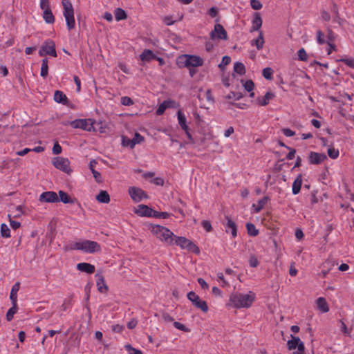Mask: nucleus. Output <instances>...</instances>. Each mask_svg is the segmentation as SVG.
Instances as JSON below:
<instances>
[{
  "label": "nucleus",
  "mask_w": 354,
  "mask_h": 354,
  "mask_svg": "<svg viewBox=\"0 0 354 354\" xmlns=\"http://www.w3.org/2000/svg\"><path fill=\"white\" fill-rule=\"evenodd\" d=\"M63 6V15L65 17L68 29L72 30L75 28V21L74 17V10L71 2L69 0H62Z\"/></svg>",
  "instance_id": "nucleus-3"
},
{
  "label": "nucleus",
  "mask_w": 354,
  "mask_h": 354,
  "mask_svg": "<svg viewBox=\"0 0 354 354\" xmlns=\"http://www.w3.org/2000/svg\"><path fill=\"white\" fill-rule=\"evenodd\" d=\"M121 104L124 106H131L133 104V101L129 97L124 96L121 97Z\"/></svg>",
  "instance_id": "nucleus-51"
},
{
  "label": "nucleus",
  "mask_w": 354,
  "mask_h": 354,
  "mask_svg": "<svg viewBox=\"0 0 354 354\" xmlns=\"http://www.w3.org/2000/svg\"><path fill=\"white\" fill-rule=\"evenodd\" d=\"M12 306L8 310L6 313V319L10 322L13 319L14 315L17 312V303H12Z\"/></svg>",
  "instance_id": "nucleus-33"
},
{
  "label": "nucleus",
  "mask_w": 354,
  "mask_h": 354,
  "mask_svg": "<svg viewBox=\"0 0 354 354\" xmlns=\"http://www.w3.org/2000/svg\"><path fill=\"white\" fill-rule=\"evenodd\" d=\"M152 209L147 205H139L135 210V213L140 216L150 217Z\"/></svg>",
  "instance_id": "nucleus-17"
},
{
  "label": "nucleus",
  "mask_w": 354,
  "mask_h": 354,
  "mask_svg": "<svg viewBox=\"0 0 354 354\" xmlns=\"http://www.w3.org/2000/svg\"><path fill=\"white\" fill-rule=\"evenodd\" d=\"M164 23L167 26L173 25L176 20H174L172 16H166L163 18Z\"/></svg>",
  "instance_id": "nucleus-55"
},
{
  "label": "nucleus",
  "mask_w": 354,
  "mask_h": 354,
  "mask_svg": "<svg viewBox=\"0 0 354 354\" xmlns=\"http://www.w3.org/2000/svg\"><path fill=\"white\" fill-rule=\"evenodd\" d=\"M96 200L100 203H109L110 202V196L106 191L102 190L96 196Z\"/></svg>",
  "instance_id": "nucleus-27"
},
{
  "label": "nucleus",
  "mask_w": 354,
  "mask_h": 354,
  "mask_svg": "<svg viewBox=\"0 0 354 354\" xmlns=\"http://www.w3.org/2000/svg\"><path fill=\"white\" fill-rule=\"evenodd\" d=\"M20 283L19 282L15 283L11 289L10 299L12 303H17V292L19 290Z\"/></svg>",
  "instance_id": "nucleus-26"
},
{
  "label": "nucleus",
  "mask_w": 354,
  "mask_h": 354,
  "mask_svg": "<svg viewBox=\"0 0 354 354\" xmlns=\"http://www.w3.org/2000/svg\"><path fill=\"white\" fill-rule=\"evenodd\" d=\"M54 100L55 102L58 103H61L64 105H66L68 102V97L66 95L61 91H56L54 93Z\"/></svg>",
  "instance_id": "nucleus-20"
},
{
  "label": "nucleus",
  "mask_w": 354,
  "mask_h": 354,
  "mask_svg": "<svg viewBox=\"0 0 354 354\" xmlns=\"http://www.w3.org/2000/svg\"><path fill=\"white\" fill-rule=\"evenodd\" d=\"M178 124L183 130H187L189 127L187 124V120L185 114L179 110L177 113Z\"/></svg>",
  "instance_id": "nucleus-25"
},
{
  "label": "nucleus",
  "mask_w": 354,
  "mask_h": 354,
  "mask_svg": "<svg viewBox=\"0 0 354 354\" xmlns=\"http://www.w3.org/2000/svg\"><path fill=\"white\" fill-rule=\"evenodd\" d=\"M268 200L269 198L268 196H264L258 201L257 205L253 204L252 207L254 208V212L256 213L259 212L264 207Z\"/></svg>",
  "instance_id": "nucleus-29"
},
{
  "label": "nucleus",
  "mask_w": 354,
  "mask_h": 354,
  "mask_svg": "<svg viewBox=\"0 0 354 354\" xmlns=\"http://www.w3.org/2000/svg\"><path fill=\"white\" fill-rule=\"evenodd\" d=\"M255 299V294L250 291L248 294L235 292L230 297V304L236 308H249Z\"/></svg>",
  "instance_id": "nucleus-1"
},
{
  "label": "nucleus",
  "mask_w": 354,
  "mask_h": 354,
  "mask_svg": "<svg viewBox=\"0 0 354 354\" xmlns=\"http://www.w3.org/2000/svg\"><path fill=\"white\" fill-rule=\"evenodd\" d=\"M328 156L332 159H336L339 156L338 149H335L334 147H330L327 151Z\"/></svg>",
  "instance_id": "nucleus-41"
},
{
  "label": "nucleus",
  "mask_w": 354,
  "mask_h": 354,
  "mask_svg": "<svg viewBox=\"0 0 354 354\" xmlns=\"http://www.w3.org/2000/svg\"><path fill=\"white\" fill-rule=\"evenodd\" d=\"M70 125L74 129H82L87 131L93 129V122L91 119H77L71 121Z\"/></svg>",
  "instance_id": "nucleus-6"
},
{
  "label": "nucleus",
  "mask_w": 354,
  "mask_h": 354,
  "mask_svg": "<svg viewBox=\"0 0 354 354\" xmlns=\"http://www.w3.org/2000/svg\"><path fill=\"white\" fill-rule=\"evenodd\" d=\"M92 174L96 182L100 183L102 181L101 174L100 172L96 170H93Z\"/></svg>",
  "instance_id": "nucleus-63"
},
{
  "label": "nucleus",
  "mask_w": 354,
  "mask_h": 354,
  "mask_svg": "<svg viewBox=\"0 0 354 354\" xmlns=\"http://www.w3.org/2000/svg\"><path fill=\"white\" fill-rule=\"evenodd\" d=\"M174 326L180 330H182V331H184V332H189L190 331V329L188 328L187 327H186L184 324L180 323V322H174Z\"/></svg>",
  "instance_id": "nucleus-47"
},
{
  "label": "nucleus",
  "mask_w": 354,
  "mask_h": 354,
  "mask_svg": "<svg viewBox=\"0 0 354 354\" xmlns=\"http://www.w3.org/2000/svg\"><path fill=\"white\" fill-rule=\"evenodd\" d=\"M250 6L255 10H259L263 7L262 3L259 0H250Z\"/></svg>",
  "instance_id": "nucleus-44"
},
{
  "label": "nucleus",
  "mask_w": 354,
  "mask_h": 354,
  "mask_svg": "<svg viewBox=\"0 0 354 354\" xmlns=\"http://www.w3.org/2000/svg\"><path fill=\"white\" fill-rule=\"evenodd\" d=\"M1 234L3 237L8 238L10 236V230L8 225L5 223L1 225Z\"/></svg>",
  "instance_id": "nucleus-39"
},
{
  "label": "nucleus",
  "mask_w": 354,
  "mask_h": 354,
  "mask_svg": "<svg viewBox=\"0 0 354 354\" xmlns=\"http://www.w3.org/2000/svg\"><path fill=\"white\" fill-rule=\"evenodd\" d=\"M327 159V156L324 153L310 151L308 156L310 164L319 165Z\"/></svg>",
  "instance_id": "nucleus-13"
},
{
  "label": "nucleus",
  "mask_w": 354,
  "mask_h": 354,
  "mask_svg": "<svg viewBox=\"0 0 354 354\" xmlns=\"http://www.w3.org/2000/svg\"><path fill=\"white\" fill-rule=\"evenodd\" d=\"M218 8L216 7L211 8L208 11V14L211 17H215L218 15Z\"/></svg>",
  "instance_id": "nucleus-62"
},
{
  "label": "nucleus",
  "mask_w": 354,
  "mask_h": 354,
  "mask_svg": "<svg viewBox=\"0 0 354 354\" xmlns=\"http://www.w3.org/2000/svg\"><path fill=\"white\" fill-rule=\"evenodd\" d=\"M264 38L262 31L259 32V35L257 38L252 39L250 43L252 46H256L257 50H261L264 44Z\"/></svg>",
  "instance_id": "nucleus-21"
},
{
  "label": "nucleus",
  "mask_w": 354,
  "mask_h": 354,
  "mask_svg": "<svg viewBox=\"0 0 354 354\" xmlns=\"http://www.w3.org/2000/svg\"><path fill=\"white\" fill-rule=\"evenodd\" d=\"M124 329V326L120 324L113 325L112 326V330L115 333H122Z\"/></svg>",
  "instance_id": "nucleus-57"
},
{
  "label": "nucleus",
  "mask_w": 354,
  "mask_h": 354,
  "mask_svg": "<svg viewBox=\"0 0 354 354\" xmlns=\"http://www.w3.org/2000/svg\"><path fill=\"white\" fill-rule=\"evenodd\" d=\"M77 269L87 274H93L95 272V268L93 265L88 263H79L77 264Z\"/></svg>",
  "instance_id": "nucleus-18"
},
{
  "label": "nucleus",
  "mask_w": 354,
  "mask_h": 354,
  "mask_svg": "<svg viewBox=\"0 0 354 354\" xmlns=\"http://www.w3.org/2000/svg\"><path fill=\"white\" fill-rule=\"evenodd\" d=\"M114 14H115V20L118 21H119L120 20L126 19L127 17V15L125 11L123 9L120 8L115 9Z\"/></svg>",
  "instance_id": "nucleus-34"
},
{
  "label": "nucleus",
  "mask_w": 354,
  "mask_h": 354,
  "mask_svg": "<svg viewBox=\"0 0 354 354\" xmlns=\"http://www.w3.org/2000/svg\"><path fill=\"white\" fill-rule=\"evenodd\" d=\"M73 249L82 250L86 253L92 254L100 252L101 250V246L96 241L84 240L74 243Z\"/></svg>",
  "instance_id": "nucleus-2"
},
{
  "label": "nucleus",
  "mask_w": 354,
  "mask_h": 354,
  "mask_svg": "<svg viewBox=\"0 0 354 354\" xmlns=\"http://www.w3.org/2000/svg\"><path fill=\"white\" fill-rule=\"evenodd\" d=\"M243 86L245 88V89L248 91V92H251L253 91L254 89V82L252 81V80H247L244 84H243Z\"/></svg>",
  "instance_id": "nucleus-50"
},
{
  "label": "nucleus",
  "mask_w": 354,
  "mask_h": 354,
  "mask_svg": "<svg viewBox=\"0 0 354 354\" xmlns=\"http://www.w3.org/2000/svg\"><path fill=\"white\" fill-rule=\"evenodd\" d=\"M228 99L234 98L235 100H239L241 97V95L240 93H235L234 92H231L227 96Z\"/></svg>",
  "instance_id": "nucleus-64"
},
{
  "label": "nucleus",
  "mask_w": 354,
  "mask_h": 354,
  "mask_svg": "<svg viewBox=\"0 0 354 354\" xmlns=\"http://www.w3.org/2000/svg\"><path fill=\"white\" fill-rule=\"evenodd\" d=\"M48 74V59L46 58L42 59L41 66V76L43 77H46Z\"/></svg>",
  "instance_id": "nucleus-37"
},
{
  "label": "nucleus",
  "mask_w": 354,
  "mask_h": 354,
  "mask_svg": "<svg viewBox=\"0 0 354 354\" xmlns=\"http://www.w3.org/2000/svg\"><path fill=\"white\" fill-rule=\"evenodd\" d=\"M133 142L132 139H129V138H128L126 136H122V145L124 147H129L131 149H133L135 147V145H133V142Z\"/></svg>",
  "instance_id": "nucleus-42"
},
{
  "label": "nucleus",
  "mask_w": 354,
  "mask_h": 354,
  "mask_svg": "<svg viewBox=\"0 0 354 354\" xmlns=\"http://www.w3.org/2000/svg\"><path fill=\"white\" fill-rule=\"evenodd\" d=\"M259 265V261L255 257H251L250 259V266L252 268H256Z\"/></svg>",
  "instance_id": "nucleus-61"
},
{
  "label": "nucleus",
  "mask_w": 354,
  "mask_h": 354,
  "mask_svg": "<svg viewBox=\"0 0 354 354\" xmlns=\"http://www.w3.org/2000/svg\"><path fill=\"white\" fill-rule=\"evenodd\" d=\"M59 194V201H62V203H74L75 199L71 198L67 193L62 190H59L58 192Z\"/></svg>",
  "instance_id": "nucleus-28"
},
{
  "label": "nucleus",
  "mask_w": 354,
  "mask_h": 354,
  "mask_svg": "<svg viewBox=\"0 0 354 354\" xmlns=\"http://www.w3.org/2000/svg\"><path fill=\"white\" fill-rule=\"evenodd\" d=\"M210 37L212 39L216 38L226 40L227 39V34L225 28L221 24H216L214 30L210 32Z\"/></svg>",
  "instance_id": "nucleus-11"
},
{
  "label": "nucleus",
  "mask_w": 354,
  "mask_h": 354,
  "mask_svg": "<svg viewBox=\"0 0 354 354\" xmlns=\"http://www.w3.org/2000/svg\"><path fill=\"white\" fill-rule=\"evenodd\" d=\"M179 245L183 249H187L194 253H199V248L192 241L183 236H174V245Z\"/></svg>",
  "instance_id": "nucleus-4"
},
{
  "label": "nucleus",
  "mask_w": 354,
  "mask_h": 354,
  "mask_svg": "<svg viewBox=\"0 0 354 354\" xmlns=\"http://www.w3.org/2000/svg\"><path fill=\"white\" fill-rule=\"evenodd\" d=\"M140 59L144 62H150L156 59V56L154 55L153 51L149 49H145L140 55Z\"/></svg>",
  "instance_id": "nucleus-22"
},
{
  "label": "nucleus",
  "mask_w": 354,
  "mask_h": 354,
  "mask_svg": "<svg viewBox=\"0 0 354 354\" xmlns=\"http://www.w3.org/2000/svg\"><path fill=\"white\" fill-rule=\"evenodd\" d=\"M297 55L299 59L301 61H306L308 59V55L304 48L299 49L297 52Z\"/></svg>",
  "instance_id": "nucleus-49"
},
{
  "label": "nucleus",
  "mask_w": 354,
  "mask_h": 354,
  "mask_svg": "<svg viewBox=\"0 0 354 354\" xmlns=\"http://www.w3.org/2000/svg\"><path fill=\"white\" fill-rule=\"evenodd\" d=\"M341 62H344L345 64H346L349 67L354 68V59H353V58L342 59Z\"/></svg>",
  "instance_id": "nucleus-54"
},
{
  "label": "nucleus",
  "mask_w": 354,
  "mask_h": 354,
  "mask_svg": "<svg viewBox=\"0 0 354 354\" xmlns=\"http://www.w3.org/2000/svg\"><path fill=\"white\" fill-rule=\"evenodd\" d=\"M166 106L165 104L162 102L158 106V108L156 110V114L158 115H162L165 111L166 110Z\"/></svg>",
  "instance_id": "nucleus-58"
},
{
  "label": "nucleus",
  "mask_w": 354,
  "mask_h": 354,
  "mask_svg": "<svg viewBox=\"0 0 354 354\" xmlns=\"http://www.w3.org/2000/svg\"><path fill=\"white\" fill-rule=\"evenodd\" d=\"M234 71L240 75L245 73V67L241 62H236L234 64Z\"/></svg>",
  "instance_id": "nucleus-36"
},
{
  "label": "nucleus",
  "mask_w": 354,
  "mask_h": 354,
  "mask_svg": "<svg viewBox=\"0 0 354 354\" xmlns=\"http://www.w3.org/2000/svg\"><path fill=\"white\" fill-rule=\"evenodd\" d=\"M274 97V94L273 93L267 92L261 100L259 99V104L260 106H266Z\"/></svg>",
  "instance_id": "nucleus-31"
},
{
  "label": "nucleus",
  "mask_w": 354,
  "mask_h": 354,
  "mask_svg": "<svg viewBox=\"0 0 354 354\" xmlns=\"http://www.w3.org/2000/svg\"><path fill=\"white\" fill-rule=\"evenodd\" d=\"M302 185V176L299 174L292 183V194L296 195L299 193Z\"/></svg>",
  "instance_id": "nucleus-24"
},
{
  "label": "nucleus",
  "mask_w": 354,
  "mask_h": 354,
  "mask_svg": "<svg viewBox=\"0 0 354 354\" xmlns=\"http://www.w3.org/2000/svg\"><path fill=\"white\" fill-rule=\"evenodd\" d=\"M62 147L57 143H55L53 147V153L55 155H58L62 153Z\"/></svg>",
  "instance_id": "nucleus-56"
},
{
  "label": "nucleus",
  "mask_w": 354,
  "mask_h": 354,
  "mask_svg": "<svg viewBox=\"0 0 354 354\" xmlns=\"http://www.w3.org/2000/svg\"><path fill=\"white\" fill-rule=\"evenodd\" d=\"M39 201L46 203H57L59 202V197L55 192H45L40 195Z\"/></svg>",
  "instance_id": "nucleus-12"
},
{
  "label": "nucleus",
  "mask_w": 354,
  "mask_h": 354,
  "mask_svg": "<svg viewBox=\"0 0 354 354\" xmlns=\"http://www.w3.org/2000/svg\"><path fill=\"white\" fill-rule=\"evenodd\" d=\"M43 18L47 24H53L55 22V17L51 9L43 12Z\"/></svg>",
  "instance_id": "nucleus-32"
},
{
  "label": "nucleus",
  "mask_w": 354,
  "mask_h": 354,
  "mask_svg": "<svg viewBox=\"0 0 354 354\" xmlns=\"http://www.w3.org/2000/svg\"><path fill=\"white\" fill-rule=\"evenodd\" d=\"M225 219L226 220V223H224L223 225L225 227V232L227 233L229 230H230L232 237L235 238L237 236L236 224L229 216H225Z\"/></svg>",
  "instance_id": "nucleus-14"
},
{
  "label": "nucleus",
  "mask_w": 354,
  "mask_h": 354,
  "mask_svg": "<svg viewBox=\"0 0 354 354\" xmlns=\"http://www.w3.org/2000/svg\"><path fill=\"white\" fill-rule=\"evenodd\" d=\"M132 140L133 145H136V144L141 143L144 140V138L140 133H136Z\"/></svg>",
  "instance_id": "nucleus-48"
},
{
  "label": "nucleus",
  "mask_w": 354,
  "mask_h": 354,
  "mask_svg": "<svg viewBox=\"0 0 354 354\" xmlns=\"http://www.w3.org/2000/svg\"><path fill=\"white\" fill-rule=\"evenodd\" d=\"M39 55L40 56L48 55L55 57H57L55 42L51 39L45 41L40 50H39Z\"/></svg>",
  "instance_id": "nucleus-7"
},
{
  "label": "nucleus",
  "mask_w": 354,
  "mask_h": 354,
  "mask_svg": "<svg viewBox=\"0 0 354 354\" xmlns=\"http://www.w3.org/2000/svg\"><path fill=\"white\" fill-rule=\"evenodd\" d=\"M317 308L322 312V313H327L329 310L328 305L326 301V299L324 297H319L317 301Z\"/></svg>",
  "instance_id": "nucleus-23"
},
{
  "label": "nucleus",
  "mask_w": 354,
  "mask_h": 354,
  "mask_svg": "<svg viewBox=\"0 0 354 354\" xmlns=\"http://www.w3.org/2000/svg\"><path fill=\"white\" fill-rule=\"evenodd\" d=\"M162 236L160 239L169 245H174V239L175 236L174 233L167 227L162 229Z\"/></svg>",
  "instance_id": "nucleus-16"
},
{
  "label": "nucleus",
  "mask_w": 354,
  "mask_h": 354,
  "mask_svg": "<svg viewBox=\"0 0 354 354\" xmlns=\"http://www.w3.org/2000/svg\"><path fill=\"white\" fill-rule=\"evenodd\" d=\"M246 229L247 232L250 236H255L259 234V230L256 228L255 225L253 223H248L246 224Z\"/></svg>",
  "instance_id": "nucleus-35"
},
{
  "label": "nucleus",
  "mask_w": 354,
  "mask_h": 354,
  "mask_svg": "<svg viewBox=\"0 0 354 354\" xmlns=\"http://www.w3.org/2000/svg\"><path fill=\"white\" fill-rule=\"evenodd\" d=\"M53 165L55 168L62 170L66 174H70L71 171L70 168V162L67 158L55 157L53 159Z\"/></svg>",
  "instance_id": "nucleus-8"
},
{
  "label": "nucleus",
  "mask_w": 354,
  "mask_h": 354,
  "mask_svg": "<svg viewBox=\"0 0 354 354\" xmlns=\"http://www.w3.org/2000/svg\"><path fill=\"white\" fill-rule=\"evenodd\" d=\"M272 73L273 71L271 68H265L263 69L262 75L266 80H272Z\"/></svg>",
  "instance_id": "nucleus-40"
},
{
  "label": "nucleus",
  "mask_w": 354,
  "mask_h": 354,
  "mask_svg": "<svg viewBox=\"0 0 354 354\" xmlns=\"http://www.w3.org/2000/svg\"><path fill=\"white\" fill-rule=\"evenodd\" d=\"M231 62V58L229 56H224L222 59L221 63L218 65V67L223 70L224 67L227 65H228Z\"/></svg>",
  "instance_id": "nucleus-45"
},
{
  "label": "nucleus",
  "mask_w": 354,
  "mask_h": 354,
  "mask_svg": "<svg viewBox=\"0 0 354 354\" xmlns=\"http://www.w3.org/2000/svg\"><path fill=\"white\" fill-rule=\"evenodd\" d=\"M125 348L129 354H142L141 351L133 348L130 344L127 345Z\"/></svg>",
  "instance_id": "nucleus-52"
},
{
  "label": "nucleus",
  "mask_w": 354,
  "mask_h": 354,
  "mask_svg": "<svg viewBox=\"0 0 354 354\" xmlns=\"http://www.w3.org/2000/svg\"><path fill=\"white\" fill-rule=\"evenodd\" d=\"M96 285L97 287V290L100 292L104 293L108 290V286L105 283L104 278L101 272H97L95 274Z\"/></svg>",
  "instance_id": "nucleus-15"
},
{
  "label": "nucleus",
  "mask_w": 354,
  "mask_h": 354,
  "mask_svg": "<svg viewBox=\"0 0 354 354\" xmlns=\"http://www.w3.org/2000/svg\"><path fill=\"white\" fill-rule=\"evenodd\" d=\"M187 297L196 308L201 309L203 313H207L208 311L207 302L201 299L198 295H197L194 292H189Z\"/></svg>",
  "instance_id": "nucleus-5"
},
{
  "label": "nucleus",
  "mask_w": 354,
  "mask_h": 354,
  "mask_svg": "<svg viewBox=\"0 0 354 354\" xmlns=\"http://www.w3.org/2000/svg\"><path fill=\"white\" fill-rule=\"evenodd\" d=\"M165 227L159 225H153L150 224L149 225V229L151 230V233L155 235H159V232H162V229H165Z\"/></svg>",
  "instance_id": "nucleus-38"
},
{
  "label": "nucleus",
  "mask_w": 354,
  "mask_h": 354,
  "mask_svg": "<svg viewBox=\"0 0 354 354\" xmlns=\"http://www.w3.org/2000/svg\"><path fill=\"white\" fill-rule=\"evenodd\" d=\"M290 336L292 339L288 341L287 346L289 350H294L297 348V345L301 342V339L299 337L293 336L292 335Z\"/></svg>",
  "instance_id": "nucleus-30"
},
{
  "label": "nucleus",
  "mask_w": 354,
  "mask_h": 354,
  "mask_svg": "<svg viewBox=\"0 0 354 354\" xmlns=\"http://www.w3.org/2000/svg\"><path fill=\"white\" fill-rule=\"evenodd\" d=\"M201 225L207 232H211L212 230V225L209 221H203Z\"/></svg>",
  "instance_id": "nucleus-53"
},
{
  "label": "nucleus",
  "mask_w": 354,
  "mask_h": 354,
  "mask_svg": "<svg viewBox=\"0 0 354 354\" xmlns=\"http://www.w3.org/2000/svg\"><path fill=\"white\" fill-rule=\"evenodd\" d=\"M282 132L286 137H291L295 134V132L288 128H284L282 129Z\"/></svg>",
  "instance_id": "nucleus-59"
},
{
  "label": "nucleus",
  "mask_w": 354,
  "mask_h": 354,
  "mask_svg": "<svg viewBox=\"0 0 354 354\" xmlns=\"http://www.w3.org/2000/svg\"><path fill=\"white\" fill-rule=\"evenodd\" d=\"M183 58L185 59L184 66L187 68H196L203 64V59L197 55H185Z\"/></svg>",
  "instance_id": "nucleus-9"
},
{
  "label": "nucleus",
  "mask_w": 354,
  "mask_h": 354,
  "mask_svg": "<svg viewBox=\"0 0 354 354\" xmlns=\"http://www.w3.org/2000/svg\"><path fill=\"white\" fill-rule=\"evenodd\" d=\"M252 26L251 27L250 31H257L260 29L262 26V19L259 12H255L254 17L252 21Z\"/></svg>",
  "instance_id": "nucleus-19"
},
{
  "label": "nucleus",
  "mask_w": 354,
  "mask_h": 354,
  "mask_svg": "<svg viewBox=\"0 0 354 354\" xmlns=\"http://www.w3.org/2000/svg\"><path fill=\"white\" fill-rule=\"evenodd\" d=\"M39 6L44 12L50 10L49 0H40Z\"/></svg>",
  "instance_id": "nucleus-46"
},
{
  "label": "nucleus",
  "mask_w": 354,
  "mask_h": 354,
  "mask_svg": "<svg viewBox=\"0 0 354 354\" xmlns=\"http://www.w3.org/2000/svg\"><path fill=\"white\" fill-rule=\"evenodd\" d=\"M138 324V321L137 319H131L128 323H127V328L129 329H133L136 327Z\"/></svg>",
  "instance_id": "nucleus-60"
},
{
  "label": "nucleus",
  "mask_w": 354,
  "mask_h": 354,
  "mask_svg": "<svg viewBox=\"0 0 354 354\" xmlns=\"http://www.w3.org/2000/svg\"><path fill=\"white\" fill-rule=\"evenodd\" d=\"M317 43L320 45H322L326 43V41L324 39V34L320 30L317 31Z\"/></svg>",
  "instance_id": "nucleus-43"
},
{
  "label": "nucleus",
  "mask_w": 354,
  "mask_h": 354,
  "mask_svg": "<svg viewBox=\"0 0 354 354\" xmlns=\"http://www.w3.org/2000/svg\"><path fill=\"white\" fill-rule=\"evenodd\" d=\"M129 194L132 198V200L138 203L141 201L144 198H148V196L147 193L143 191L142 189L136 187H131L129 189Z\"/></svg>",
  "instance_id": "nucleus-10"
}]
</instances>
